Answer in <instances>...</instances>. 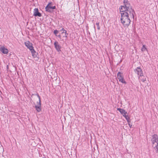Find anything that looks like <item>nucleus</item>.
I'll return each mask as SVG.
<instances>
[{
	"label": "nucleus",
	"instance_id": "1",
	"mask_svg": "<svg viewBox=\"0 0 158 158\" xmlns=\"http://www.w3.org/2000/svg\"><path fill=\"white\" fill-rule=\"evenodd\" d=\"M123 2L124 6H121L119 8L121 14L120 19L123 26L128 27L130 23V18L134 19L135 12L127 0H124Z\"/></svg>",
	"mask_w": 158,
	"mask_h": 158
},
{
	"label": "nucleus",
	"instance_id": "4",
	"mask_svg": "<svg viewBox=\"0 0 158 158\" xmlns=\"http://www.w3.org/2000/svg\"><path fill=\"white\" fill-rule=\"evenodd\" d=\"M117 77L119 81L123 83H126V81L123 80V74L120 72H118L117 74Z\"/></svg>",
	"mask_w": 158,
	"mask_h": 158
},
{
	"label": "nucleus",
	"instance_id": "2",
	"mask_svg": "<svg viewBox=\"0 0 158 158\" xmlns=\"http://www.w3.org/2000/svg\"><path fill=\"white\" fill-rule=\"evenodd\" d=\"M152 147L155 149L156 152L158 153V136L157 135H152L151 139Z\"/></svg>",
	"mask_w": 158,
	"mask_h": 158
},
{
	"label": "nucleus",
	"instance_id": "15",
	"mask_svg": "<svg viewBox=\"0 0 158 158\" xmlns=\"http://www.w3.org/2000/svg\"><path fill=\"white\" fill-rule=\"evenodd\" d=\"M126 119L127 120V122L128 123H129V122H130V118L128 117V115L127 116H126L125 117Z\"/></svg>",
	"mask_w": 158,
	"mask_h": 158
},
{
	"label": "nucleus",
	"instance_id": "5",
	"mask_svg": "<svg viewBox=\"0 0 158 158\" xmlns=\"http://www.w3.org/2000/svg\"><path fill=\"white\" fill-rule=\"evenodd\" d=\"M135 71L136 73H137L139 76V79L140 77L143 76V71L141 68L139 67H137L135 70Z\"/></svg>",
	"mask_w": 158,
	"mask_h": 158
},
{
	"label": "nucleus",
	"instance_id": "16",
	"mask_svg": "<svg viewBox=\"0 0 158 158\" xmlns=\"http://www.w3.org/2000/svg\"><path fill=\"white\" fill-rule=\"evenodd\" d=\"M96 25L97 26V29L99 30L100 29V27L99 26V23H96Z\"/></svg>",
	"mask_w": 158,
	"mask_h": 158
},
{
	"label": "nucleus",
	"instance_id": "17",
	"mask_svg": "<svg viewBox=\"0 0 158 158\" xmlns=\"http://www.w3.org/2000/svg\"><path fill=\"white\" fill-rule=\"evenodd\" d=\"M123 115L124 117L128 115V114L127 112L126 111L125 113H124V114H123Z\"/></svg>",
	"mask_w": 158,
	"mask_h": 158
},
{
	"label": "nucleus",
	"instance_id": "21",
	"mask_svg": "<svg viewBox=\"0 0 158 158\" xmlns=\"http://www.w3.org/2000/svg\"><path fill=\"white\" fill-rule=\"evenodd\" d=\"M52 10L55 9H56V6H52Z\"/></svg>",
	"mask_w": 158,
	"mask_h": 158
},
{
	"label": "nucleus",
	"instance_id": "7",
	"mask_svg": "<svg viewBox=\"0 0 158 158\" xmlns=\"http://www.w3.org/2000/svg\"><path fill=\"white\" fill-rule=\"evenodd\" d=\"M52 2H49L48 4L46 6L45 8V9L46 10V11L49 12H51L52 11V6H49V4H52Z\"/></svg>",
	"mask_w": 158,
	"mask_h": 158
},
{
	"label": "nucleus",
	"instance_id": "14",
	"mask_svg": "<svg viewBox=\"0 0 158 158\" xmlns=\"http://www.w3.org/2000/svg\"><path fill=\"white\" fill-rule=\"evenodd\" d=\"M141 50L142 52H144L146 50H147V49L145 47V46L144 45H143V47L141 49Z\"/></svg>",
	"mask_w": 158,
	"mask_h": 158
},
{
	"label": "nucleus",
	"instance_id": "6",
	"mask_svg": "<svg viewBox=\"0 0 158 158\" xmlns=\"http://www.w3.org/2000/svg\"><path fill=\"white\" fill-rule=\"evenodd\" d=\"M25 46L29 48L30 51H31L33 49V48L32 46V44L29 41H27L25 43Z\"/></svg>",
	"mask_w": 158,
	"mask_h": 158
},
{
	"label": "nucleus",
	"instance_id": "22",
	"mask_svg": "<svg viewBox=\"0 0 158 158\" xmlns=\"http://www.w3.org/2000/svg\"><path fill=\"white\" fill-rule=\"evenodd\" d=\"M58 36L60 38V39H61V35H58Z\"/></svg>",
	"mask_w": 158,
	"mask_h": 158
},
{
	"label": "nucleus",
	"instance_id": "23",
	"mask_svg": "<svg viewBox=\"0 0 158 158\" xmlns=\"http://www.w3.org/2000/svg\"><path fill=\"white\" fill-rule=\"evenodd\" d=\"M51 4H49V6H51Z\"/></svg>",
	"mask_w": 158,
	"mask_h": 158
},
{
	"label": "nucleus",
	"instance_id": "13",
	"mask_svg": "<svg viewBox=\"0 0 158 158\" xmlns=\"http://www.w3.org/2000/svg\"><path fill=\"white\" fill-rule=\"evenodd\" d=\"M117 110H118L122 114H123L124 113H125L126 112L125 110L124 109L120 108H118Z\"/></svg>",
	"mask_w": 158,
	"mask_h": 158
},
{
	"label": "nucleus",
	"instance_id": "12",
	"mask_svg": "<svg viewBox=\"0 0 158 158\" xmlns=\"http://www.w3.org/2000/svg\"><path fill=\"white\" fill-rule=\"evenodd\" d=\"M31 53L32 54V56L34 57L35 58L37 57V55L38 54L33 49L31 51Z\"/></svg>",
	"mask_w": 158,
	"mask_h": 158
},
{
	"label": "nucleus",
	"instance_id": "10",
	"mask_svg": "<svg viewBox=\"0 0 158 158\" xmlns=\"http://www.w3.org/2000/svg\"><path fill=\"white\" fill-rule=\"evenodd\" d=\"M60 31H62V34L63 35V36L64 37H67L68 34L67 33V31L65 30L64 28H62L60 30Z\"/></svg>",
	"mask_w": 158,
	"mask_h": 158
},
{
	"label": "nucleus",
	"instance_id": "20",
	"mask_svg": "<svg viewBox=\"0 0 158 158\" xmlns=\"http://www.w3.org/2000/svg\"><path fill=\"white\" fill-rule=\"evenodd\" d=\"M130 122H129V123H128V125H129L130 127V128H131L132 126V125L130 124Z\"/></svg>",
	"mask_w": 158,
	"mask_h": 158
},
{
	"label": "nucleus",
	"instance_id": "9",
	"mask_svg": "<svg viewBox=\"0 0 158 158\" xmlns=\"http://www.w3.org/2000/svg\"><path fill=\"white\" fill-rule=\"evenodd\" d=\"M34 15L35 16L41 17V14L39 11L38 9L35 8L34 10Z\"/></svg>",
	"mask_w": 158,
	"mask_h": 158
},
{
	"label": "nucleus",
	"instance_id": "18",
	"mask_svg": "<svg viewBox=\"0 0 158 158\" xmlns=\"http://www.w3.org/2000/svg\"><path fill=\"white\" fill-rule=\"evenodd\" d=\"M58 33V31L57 30H54V34H55L56 36V34Z\"/></svg>",
	"mask_w": 158,
	"mask_h": 158
},
{
	"label": "nucleus",
	"instance_id": "8",
	"mask_svg": "<svg viewBox=\"0 0 158 158\" xmlns=\"http://www.w3.org/2000/svg\"><path fill=\"white\" fill-rule=\"evenodd\" d=\"M54 45L56 49L58 52H60L61 51L60 49L61 47L60 45L59 44L58 42L56 41L54 43Z\"/></svg>",
	"mask_w": 158,
	"mask_h": 158
},
{
	"label": "nucleus",
	"instance_id": "3",
	"mask_svg": "<svg viewBox=\"0 0 158 158\" xmlns=\"http://www.w3.org/2000/svg\"><path fill=\"white\" fill-rule=\"evenodd\" d=\"M35 95H36L37 96L39 99V102H37V105L35 106V107L37 111L38 112H40L41 110L40 97L38 94H35Z\"/></svg>",
	"mask_w": 158,
	"mask_h": 158
},
{
	"label": "nucleus",
	"instance_id": "19",
	"mask_svg": "<svg viewBox=\"0 0 158 158\" xmlns=\"http://www.w3.org/2000/svg\"><path fill=\"white\" fill-rule=\"evenodd\" d=\"M141 80V81H143V82H144L145 81H146V78H142V79H140Z\"/></svg>",
	"mask_w": 158,
	"mask_h": 158
},
{
	"label": "nucleus",
	"instance_id": "11",
	"mask_svg": "<svg viewBox=\"0 0 158 158\" xmlns=\"http://www.w3.org/2000/svg\"><path fill=\"white\" fill-rule=\"evenodd\" d=\"M0 50L4 54H7L8 52V49L6 48H5L4 47H2Z\"/></svg>",
	"mask_w": 158,
	"mask_h": 158
}]
</instances>
